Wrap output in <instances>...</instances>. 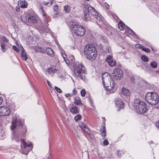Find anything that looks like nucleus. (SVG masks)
<instances>
[{
	"instance_id": "nucleus-1",
	"label": "nucleus",
	"mask_w": 159,
	"mask_h": 159,
	"mask_svg": "<svg viewBox=\"0 0 159 159\" xmlns=\"http://www.w3.org/2000/svg\"><path fill=\"white\" fill-rule=\"evenodd\" d=\"M23 121L20 119L16 118L13 119L12 121V124L11 126V130L15 129L18 130V134L20 136H24L26 132V129L23 127Z\"/></svg>"
},
{
	"instance_id": "nucleus-2",
	"label": "nucleus",
	"mask_w": 159,
	"mask_h": 159,
	"mask_svg": "<svg viewBox=\"0 0 159 159\" xmlns=\"http://www.w3.org/2000/svg\"><path fill=\"white\" fill-rule=\"evenodd\" d=\"M133 106L136 112L140 114H143L148 110L146 103L139 99H134Z\"/></svg>"
},
{
	"instance_id": "nucleus-3",
	"label": "nucleus",
	"mask_w": 159,
	"mask_h": 159,
	"mask_svg": "<svg viewBox=\"0 0 159 159\" xmlns=\"http://www.w3.org/2000/svg\"><path fill=\"white\" fill-rule=\"evenodd\" d=\"M84 52L88 59L91 61L95 60L97 56V51L92 45H86L84 48Z\"/></svg>"
},
{
	"instance_id": "nucleus-4",
	"label": "nucleus",
	"mask_w": 159,
	"mask_h": 159,
	"mask_svg": "<svg viewBox=\"0 0 159 159\" xmlns=\"http://www.w3.org/2000/svg\"><path fill=\"white\" fill-rule=\"evenodd\" d=\"M69 26L74 33L77 35L82 36L84 35L86 31L85 29L81 25L76 24L75 22H71L69 23Z\"/></svg>"
},
{
	"instance_id": "nucleus-5",
	"label": "nucleus",
	"mask_w": 159,
	"mask_h": 159,
	"mask_svg": "<svg viewBox=\"0 0 159 159\" xmlns=\"http://www.w3.org/2000/svg\"><path fill=\"white\" fill-rule=\"evenodd\" d=\"M145 99L147 102L152 105H156L159 100L158 94L155 92H148L146 93Z\"/></svg>"
},
{
	"instance_id": "nucleus-6",
	"label": "nucleus",
	"mask_w": 159,
	"mask_h": 159,
	"mask_svg": "<svg viewBox=\"0 0 159 159\" xmlns=\"http://www.w3.org/2000/svg\"><path fill=\"white\" fill-rule=\"evenodd\" d=\"M74 70L75 75L77 77L82 79L84 78L86 71L85 67L82 64L75 65Z\"/></svg>"
},
{
	"instance_id": "nucleus-7",
	"label": "nucleus",
	"mask_w": 159,
	"mask_h": 159,
	"mask_svg": "<svg viewBox=\"0 0 159 159\" xmlns=\"http://www.w3.org/2000/svg\"><path fill=\"white\" fill-rule=\"evenodd\" d=\"M87 10L88 12L96 18L98 20L102 21L103 19V17L99 13H98L96 10L90 5H84V11H86Z\"/></svg>"
},
{
	"instance_id": "nucleus-8",
	"label": "nucleus",
	"mask_w": 159,
	"mask_h": 159,
	"mask_svg": "<svg viewBox=\"0 0 159 159\" xmlns=\"http://www.w3.org/2000/svg\"><path fill=\"white\" fill-rule=\"evenodd\" d=\"M21 143L23 145V148L22 147V153L24 154L27 155L30 151L32 149L31 147L32 144V143L27 144L24 141L23 139H21Z\"/></svg>"
},
{
	"instance_id": "nucleus-9",
	"label": "nucleus",
	"mask_w": 159,
	"mask_h": 159,
	"mask_svg": "<svg viewBox=\"0 0 159 159\" xmlns=\"http://www.w3.org/2000/svg\"><path fill=\"white\" fill-rule=\"evenodd\" d=\"M26 23L28 25H31L32 24H36L38 20L37 17L32 14L27 15L26 17Z\"/></svg>"
},
{
	"instance_id": "nucleus-10",
	"label": "nucleus",
	"mask_w": 159,
	"mask_h": 159,
	"mask_svg": "<svg viewBox=\"0 0 159 159\" xmlns=\"http://www.w3.org/2000/svg\"><path fill=\"white\" fill-rule=\"evenodd\" d=\"M113 76L116 80H120L123 77L122 70L119 68H116L113 71Z\"/></svg>"
},
{
	"instance_id": "nucleus-11",
	"label": "nucleus",
	"mask_w": 159,
	"mask_h": 159,
	"mask_svg": "<svg viewBox=\"0 0 159 159\" xmlns=\"http://www.w3.org/2000/svg\"><path fill=\"white\" fill-rule=\"evenodd\" d=\"M103 84L107 90L108 91L112 90L115 85V82L112 79L109 80L108 82H105V84Z\"/></svg>"
},
{
	"instance_id": "nucleus-12",
	"label": "nucleus",
	"mask_w": 159,
	"mask_h": 159,
	"mask_svg": "<svg viewBox=\"0 0 159 159\" xmlns=\"http://www.w3.org/2000/svg\"><path fill=\"white\" fill-rule=\"evenodd\" d=\"M10 114L9 108L6 107H0V115L1 116H7Z\"/></svg>"
},
{
	"instance_id": "nucleus-13",
	"label": "nucleus",
	"mask_w": 159,
	"mask_h": 159,
	"mask_svg": "<svg viewBox=\"0 0 159 159\" xmlns=\"http://www.w3.org/2000/svg\"><path fill=\"white\" fill-rule=\"evenodd\" d=\"M112 79L111 75L107 72H105L102 75V80L103 84H105L106 82H108L109 80Z\"/></svg>"
},
{
	"instance_id": "nucleus-14",
	"label": "nucleus",
	"mask_w": 159,
	"mask_h": 159,
	"mask_svg": "<svg viewBox=\"0 0 159 159\" xmlns=\"http://www.w3.org/2000/svg\"><path fill=\"white\" fill-rule=\"evenodd\" d=\"M115 104L116 107L119 109L123 108L124 106V104L122 100L119 98L116 99Z\"/></svg>"
},
{
	"instance_id": "nucleus-15",
	"label": "nucleus",
	"mask_w": 159,
	"mask_h": 159,
	"mask_svg": "<svg viewBox=\"0 0 159 159\" xmlns=\"http://www.w3.org/2000/svg\"><path fill=\"white\" fill-rule=\"evenodd\" d=\"M21 52V57L23 60L25 61L28 58V56L27 53L23 47H20Z\"/></svg>"
},
{
	"instance_id": "nucleus-16",
	"label": "nucleus",
	"mask_w": 159,
	"mask_h": 159,
	"mask_svg": "<svg viewBox=\"0 0 159 159\" xmlns=\"http://www.w3.org/2000/svg\"><path fill=\"white\" fill-rule=\"evenodd\" d=\"M106 61L108 63L109 65L111 66H114L116 65V61L113 60L111 56L107 57Z\"/></svg>"
},
{
	"instance_id": "nucleus-17",
	"label": "nucleus",
	"mask_w": 159,
	"mask_h": 159,
	"mask_svg": "<svg viewBox=\"0 0 159 159\" xmlns=\"http://www.w3.org/2000/svg\"><path fill=\"white\" fill-rule=\"evenodd\" d=\"M18 4L20 7L24 8H26L28 5L27 2L25 0L19 1Z\"/></svg>"
},
{
	"instance_id": "nucleus-18",
	"label": "nucleus",
	"mask_w": 159,
	"mask_h": 159,
	"mask_svg": "<svg viewBox=\"0 0 159 159\" xmlns=\"http://www.w3.org/2000/svg\"><path fill=\"white\" fill-rule=\"evenodd\" d=\"M74 103L76 105L80 106L81 105L83 106V104L81 102V100L79 97H76L74 98Z\"/></svg>"
},
{
	"instance_id": "nucleus-19",
	"label": "nucleus",
	"mask_w": 159,
	"mask_h": 159,
	"mask_svg": "<svg viewBox=\"0 0 159 159\" xmlns=\"http://www.w3.org/2000/svg\"><path fill=\"white\" fill-rule=\"evenodd\" d=\"M70 112L74 115L79 113V110L78 109V107L76 106L72 107L70 109Z\"/></svg>"
},
{
	"instance_id": "nucleus-20",
	"label": "nucleus",
	"mask_w": 159,
	"mask_h": 159,
	"mask_svg": "<svg viewBox=\"0 0 159 159\" xmlns=\"http://www.w3.org/2000/svg\"><path fill=\"white\" fill-rule=\"evenodd\" d=\"M121 92L122 94L125 96H129L130 94L129 90L124 88H122Z\"/></svg>"
},
{
	"instance_id": "nucleus-21",
	"label": "nucleus",
	"mask_w": 159,
	"mask_h": 159,
	"mask_svg": "<svg viewBox=\"0 0 159 159\" xmlns=\"http://www.w3.org/2000/svg\"><path fill=\"white\" fill-rule=\"evenodd\" d=\"M39 29L43 33H48L50 32V29L46 26L40 27Z\"/></svg>"
},
{
	"instance_id": "nucleus-22",
	"label": "nucleus",
	"mask_w": 159,
	"mask_h": 159,
	"mask_svg": "<svg viewBox=\"0 0 159 159\" xmlns=\"http://www.w3.org/2000/svg\"><path fill=\"white\" fill-rule=\"evenodd\" d=\"M46 52L47 54L51 57H53L54 52L53 50L50 48H47L46 49Z\"/></svg>"
},
{
	"instance_id": "nucleus-23",
	"label": "nucleus",
	"mask_w": 159,
	"mask_h": 159,
	"mask_svg": "<svg viewBox=\"0 0 159 159\" xmlns=\"http://www.w3.org/2000/svg\"><path fill=\"white\" fill-rule=\"evenodd\" d=\"M126 30L127 31L128 33H129L130 35L133 36L134 37H135V38H137V36L135 34L134 32L130 28H126Z\"/></svg>"
},
{
	"instance_id": "nucleus-24",
	"label": "nucleus",
	"mask_w": 159,
	"mask_h": 159,
	"mask_svg": "<svg viewBox=\"0 0 159 159\" xmlns=\"http://www.w3.org/2000/svg\"><path fill=\"white\" fill-rule=\"evenodd\" d=\"M84 11V20L85 21H88L90 19V16L89 14V12H88V11L87 10H86V11Z\"/></svg>"
},
{
	"instance_id": "nucleus-25",
	"label": "nucleus",
	"mask_w": 159,
	"mask_h": 159,
	"mask_svg": "<svg viewBox=\"0 0 159 159\" xmlns=\"http://www.w3.org/2000/svg\"><path fill=\"white\" fill-rule=\"evenodd\" d=\"M124 23L120 21V22L118 24V26L120 30H122L124 29L125 28V25Z\"/></svg>"
},
{
	"instance_id": "nucleus-26",
	"label": "nucleus",
	"mask_w": 159,
	"mask_h": 159,
	"mask_svg": "<svg viewBox=\"0 0 159 159\" xmlns=\"http://www.w3.org/2000/svg\"><path fill=\"white\" fill-rule=\"evenodd\" d=\"M48 71L50 73H54L56 72V69L54 66H52L48 69Z\"/></svg>"
},
{
	"instance_id": "nucleus-27",
	"label": "nucleus",
	"mask_w": 159,
	"mask_h": 159,
	"mask_svg": "<svg viewBox=\"0 0 159 159\" xmlns=\"http://www.w3.org/2000/svg\"><path fill=\"white\" fill-rule=\"evenodd\" d=\"M141 59L143 61L145 62H147L148 61V58L145 55H142Z\"/></svg>"
},
{
	"instance_id": "nucleus-28",
	"label": "nucleus",
	"mask_w": 159,
	"mask_h": 159,
	"mask_svg": "<svg viewBox=\"0 0 159 159\" xmlns=\"http://www.w3.org/2000/svg\"><path fill=\"white\" fill-rule=\"evenodd\" d=\"M150 66L153 68H156L157 67V63L155 61H153L150 63Z\"/></svg>"
},
{
	"instance_id": "nucleus-29",
	"label": "nucleus",
	"mask_w": 159,
	"mask_h": 159,
	"mask_svg": "<svg viewBox=\"0 0 159 159\" xmlns=\"http://www.w3.org/2000/svg\"><path fill=\"white\" fill-rule=\"evenodd\" d=\"M82 118V116L80 115H76L74 117L75 120L77 121L80 120Z\"/></svg>"
},
{
	"instance_id": "nucleus-30",
	"label": "nucleus",
	"mask_w": 159,
	"mask_h": 159,
	"mask_svg": "<svg viewBox=\"0 0 159 159\" xmlns=\"http://www.w3.org/2000/svg\"><path fill=\"white\" fill-rule=\"evenodd\" d=\"M5 47V44L4 43H2L1 44V48L3 52H4L6 51Z\"/></svg>"
},
{
	"instance_id": "nucleus-31",
	"label": "nucleus",
	"mask_w": 159,
	"mask_h": 159,
	"mask_svg": "<svg viewBox=\"0 0 159 159\" xmlns=\"http://www.w3.org/2000/svg\"><path fill=\"white\" fill-rule=\"evenodd\" d=\"M64 10L67 12H68L70 10V7L68 5H66L64 7Z\"/></svg>"
},
{
	"instance_id": "nucleus-32",
	"label": "nucleus",
	"mask_w": 159,
	"mask_h": 159,
	"mask_svg": "<svg viewBox=\"0 0 159 159\" xmlns=\"http://www.w3.org/2000/svg\"><path fill=\"white\" fill-rule=\"evenodd\" d=\"M1 39L2 40L4 43H7L8 41V40L6 37L3 36H2L0 37Z\"/></svg>"
},
{
	"instance_id": "nucleus-33",
	"label": "nucleus",
	"mask_w": 159,
	"mask_h": 159,
	"mask_svg": "<svg viewBox=\"0 0 159 159\" xmlns=\"http://www.w3.org/2000/svg\"><path fill=\"white\" fill-rule=\"evenodd\" d=\"M80 126L83 130L85 129L87 127L83 123H82L81 124H80Z\"/></svg>"
},
{
	"instance_id": "nucleus-34",
	"label": "nucleus",
	"mask_w": 159,
	"mask_h": 159,
	"mask_svg": "<svg viewBox=\"0 0 159 159\" xmlns=\"http://www.w3.org/2000/svg\"><path fill=\"white\" fill-rule=\"evenodd\" d=\"M102 135V136H105L106 134V130L105 127H104L102 128V130L101 132Z\"/></svg>"
},
{
	"instance_id": "nucleus-35",
	"label": "nucleus",
	"mask_w": 159,
	"mask_h": 159,
	"mask_svg": "<svg viewBox=\"0 0 159 159\" xmlns=\"http://www.w3.org/2000/svg\"><path fill=\"white\" fill-rule=\"evenodd\" d=\"M88 134L89 135V138L91 139H94V136L93 133L91 131H90V132H89V133H88Z\"/></svg>"
},
{
	"instance_id": "nucleus-36",
	"label": "nucleus",
	"mask_w": 159,
	"mask_h": 159,
	"mask_svg": "<svg viewBox=\"0 0 159 159\" xmlns=\"http://www.w3.org/2000/svg\"><path fill=\"white\" fill-rule=\"evenodd\" d=\"M81 95L82 97H84L85 95L86 92L84 89H82L80 92Z\"/></svg>"
},
{
	"instance_id": "nucleus-37",
	"label": "nucleus",
	"mask_w": 159,
	"mask_h": 159,
	"mask_svg": "<svg viewBox=\"0 0 159 159\" xmlns=\"http://www.w3.org/2000/svg\"><path fill=\"white\" fill-rule=\"evenodd\" d=\"M40 11H41L42 13L43 16H45L46 15V13L44 11L43 8L42 7H41L40 9Z\"/></svg>"
},
{
	"instance_id": "nucleus-38",
	"label": "nucleus",
	"mask_w": 159,
	"mask_h": 159,
	"mask_svg": "<svg viewBox=\"0 0 159 159\" xmlns=\"http://www.w3.org/2000/svg\"><path fill=\"white\" fill-rule=\"evenodd\" d=\"M100 40L101 42L102 43H105V42H107L106 39L103 37H101V38L100 39Z\"/></svg>"
},
{
	"instance_id": "nucleus-39",
	"label": "nucleus",
	"mask_w": 159,
	"mask_h": 159,
	"mask_svg": "<svg viewBox=\"0 0 159 159\" xmlns=\"http://www.w3.org/2000/svg\"><path fill=\"white\" fill-rule=\"evenodd\" d=\"M19 139L18 137L17 136V134H16V135H15L14 137L12 138L13 140H15L16 142L18 141Z\"/></svg>"
},
{
	"instance_id": "nucleus-40",
	"label": "nucleus",
	"mask_w": 159,
	"mask_h": 159,
	"mask_svg": "<svg viewBox=\"0 0 159 159\" xmlns=\"http://www.w3.org/2000/svg\"><path fill=\"white\" fill-rule=\"evenodd\" d=\"M55 89L57 92L60 93H61L62 92L61 89L57 86L55 87Z\"/></svg>"
},
{
	"instance_id": "nucleus-41",
	"label": "nucleus",
	"mask_w": 159,
	"mask_h": 159,
	"mask_svg": "<svg viewBox=\"0 0 159 159\" xmlns=\"http://www.w3.org/2000/svg\"><path fill=\"white\" fill-rule=\"evenodd\" d=\"M130 80L132 83L133 84L135 83V80L133 76L130 77Z\"/></svg>"
},
{
	"instance_id": "nucleus-42",
	"label": "nucleus",
	"mask_w": 159,
	"mask_h": 159,
	"mask_svg": "<svg viewBox=\"0 0 159 159\" xmlns=\"http://www.w3.org/2000/svg\"><path fill=\"white\" fill-rule=\"evenodd\" d=\"M135 47L136 48H142L143 46L141 44H136Z\"/></svg>"
},
{
	"instance_id": "nucleus-43",
	"label": "nucleus",
	"mask_w": 159,
	"mask_h": 159,
	"mask_svg": "<svg viewBox=\"0 0 159 159\" xmlns=\"http://www.w3.org/2000/svg\"><path fill=\"white\" fill-rule=\"evenodd\" d=\"M142 50L147 52H149L150 51V49L148 48H143Z\"/></svg>"
},
{
	"instance_id": "nucleus-44",
	"label": "nucleus",
	"mask_w": 159,
	"mask_h": 159,
	"mask_svg": "<svg viewBox=\"0 0 159 159\" xmlns=\"http://www.w3.org/2000/svg\"><path fill=\"white\" fill-rule=\"evenodd\" d=\"M62 56L63 57V58L64 59V60H66V59H67V58L66 57V54L64 53H62Z\"/></svg>"
},
{
	"instance_id": "nucleus-45",
	"label": "nucleus",
	"mask_w": 159,
	"mask_h": 159,
	"mask_svg": "<svg viewBox=\"0 0 159 159\" xmlns=\"http://www.w3.org/2000/svg\"><path fill=\"white\" fill-rule=\"evenodd\" d=\"M108 141L107 140H106V139H105L104 142H103V143L104 144V145H107L108 144Z\"/></svg>"
},
{
	"instance_id": "nucleus-46",
	"label": "nucleus",
	"mask_w": 159,
	"mask_h": 159,
	"mask_svg": "<svg viewBox=\"0 0 159 159\" xmlns=\"http://www.w3.org/2000/svg\"><path fill=\"white\" fill-rule=\"evenodd\" d=\"M83 130H84L85 132H86L87 134L89 133V132H90V131L89 130V129L87 127L86 128L84 129Z\"/></svg>"
},
{
	"instance_id": "nucleus-47",
	"label": "nucleus",
	"mask_w": 159,
	"mask_h": 159,
	"mask_svg": "<svg viewBox=\"0 0 159 159\" xmlns=\"http://www.w3.org/2000/svg\"><path fill=\"white\" fill-rule=\"evenodd\" d=\"M58 9V6L57 5H55L53 7V10L54 11H56Z\"/></svg>"
},
{
	"instance_id": "nucleus-48",
	"label": "nucleus",
	"mask_w": 159,
	"mask_h": 159,
	"mask_svg": "<svg viewBox=\"0 0 159 159\" xmlns=\"http://www.w3.org/2000/svg\"><path fill=\"white\" fill-rule=\"evenodd\" d=\"M12 48H13V49L15 51H16V52L18 51V49L16 47V46L14 45L12 47Z\"/></svg>"
},
{
	"instance_id": "nucleus-49",
	"label": "nucleus",
	"mask_w": 159,
	"mask_h": 159,
	"mask_svg": "<svg viewBox=\"0 0 159 159\" xmlns=\"http://www.w3.org/2000/svg\"><path fill=\"white\" fill-rule=\"evenodd\" d=\"M77 93V91L75 89H74L72 91V93L73 94H76Z\"/></svg>"
},
{
	"instance_id": "nucleus-50",
	"label": "nucleus",
	"mask_w": 159,
	"mask_h": 159,
	"mask_svg": "<svg viewBox=\"0 0 159 159\" xmlns=\"http://www.w3.org/2000/svg\"><path fill=\"white\" fill-rule=\"evenodd\" d=\"M102 48L103 49V50H104L106 52L108 53L109 52V51L108 49H106V50H105L104 49V47L102 46Z\"/></svg>"
},
{
	"instance_id": "nucleus-51",
	"label": "nucleus",
	"mask_w": 159,
	"mask_h": 159,
	"mask_svg": "<svg viewBox=\"0 0 159 159\" xmlns=\"http://www.w3.org/2000/svg\"><path fill=\"white\" fill-rule=\"evenodd\" d=\"M20 8L18 7H16V10L17 12H19L20 11Z\"/></svg>"
},
{
	"instance_id": "nucleus-52",
	"label": "nucleus",
	"mask_w": 159,
	"mask_h": 159,
	"mask_svg": "<svg viewBox=\"0 0 159 159\" xmlns=\"http://www.w3.org/2000/svg\"><path fill=\"white\" fill-rule=\"evenodd\" d=\"M156 126L159 130V120L156 123Z\"/></svg>"
},
{
	"instance_id": "nucleus-53",
	"label": "nucleus",
	"mask_w": 159,
	"mask_h": 159,
	"mask_svg": "<svg viewBox=\"0 0 159 159\" xmlns=\"http://www.w3.org/2000/svg\"><path fill=\"white\" fill-rule=\"evenodd\" d=\"M71 95V94L70 93H67L65 94V96L67 98L69 97Z\"/></svg>"
},
{
	"instance_id": "nucleus-54",
	"label": "nucleus",
	"mask_w": 159,
	"mask_h": 159,
	"mask_svg": "<svg viewBox=\"0 0 159 159\" xmlns=\"http://www.w3.org/2000/svg\"><path fill=\"white\" fill-rule=\"evenodd\" d=\"M66 62V64L67 65H68L69 64V61L68 60H67V59H66V60H64Z\"/></svg>"
},
{
	"instance_id": "nucleus-55",
	"label": "nucleus",
	"mask_w": 159,
	"mask_h": 159,
	"mask_svg": "<svg viewBox=\"0 0 159 159\" xmlns=\"http://www.w3.org/2000/svg\"><path fill=\"white\" fill-rule=\"evenodd\" d=\"M156 72L159 74V68H158L156 71Z\"/></svg>"
},
{
	"instance_id": "nucleus-56",
	"label": "nucleus",
	"mask_w": 159,
	"mask_h": 159,
	"mask_svg": "<svg viewBox=\"0 0 159 159\" xmlns=\"http://www.w3.org/2000/svg\"><path fill=\"white\" fill-rule=\"evenodd\" d=\"M47 83H48V85L49 86V87L51 86V85L50 84V83L48 80H47Z\"/></svg>"
},
{
	"instance_id": "nucleus-57",
	"label": "nucleus",
	"mask_w": 159,
	"mask_h": 159,
	"mask_svg": "<svg viewBox=\"0 0 159 159\" xmlns=\"http://www.w3.org/2000/svg\"><path fill=\"white\" fill-rule=\"evenodd\" d=\"M105 6L107 8V9L108 8V7H109V6L107 4V3L105 4Z\"/></svg>"
},
{
	"instance_id": "nucleus-58",
	"label": "nucleus",
	"mask_w": 159,
	"mask_h": 159,
	"mask_svg": "<svg viewBox=\"0 0 159 159\" xmlns=\"http://www.w3.org/2000/svg\"><path fill=\"white\" fill-rule=\"evenodd\" d=\"M2 102V99L0 97V105L1 104Z\"/></svg>"
},
{
	"instance_id": "nucleus-59",
	"label": "nucleus",
	"mask_w": 159,
	"mask_h": 159,
	"mask_svg": "<svg viewBox=\"0 0 159 159\" xmlns=\"http://www.w3.org/2000/svg\"><path fill=\"white\" fill-rule=\"evenodd\" d=\"M44 4L45 5H48L49 4V2H46V3H44Z\"/></svg>"
},
{
	"instance_id": "nucleus-60",
	"label": "nucleus",
	"mask_w": 159,
	"mask_h": 159,
	"mask_svg": "<svg viewBox=\"0 0 159 159\" xmlns=\"http://www.w3.org/2000/svg\"><path fill=\"white\" fill-rule=\"evenodd\" d=\"M52 1L51 2L50 4L49 5V6L51 5V4H52Z\"/></svg>"
},
{
	"instance_id": "nucleus-61",
	"label": "nucleus",
	"mask_w": 159,
	"mask_h": 159,
	"mask_svg": "<svg viewBox=\"0 0 159 159\" xmlns=\"http://www.w3.org/2000/svg\"><path fill=\"white\" fill-rule=\"evenodd\" d=\"M152 50H153V51H156V50H154V49H153V48H152Z\"/></svg>"
},
{
	"instance_id": "nucleus-62",
	"label": "nucleus",
	"mask_w": 159,
	"mask_h": 159,
	"mask_svg": "<svg viewBox=\"0 0 159 159\" xmlns=\"http://www.w3.org/2000/svg\"><path fill=\"white\" fill-rule=\"evenodd\" d=\"M117 154H118V156H119V152H117Z\"/></svg>"
},
{
	"instance_id": "nucleus-63",
	"label": "nucleus",
	"mask_w": 159,
	"mask_h": 159,
	"mask_svg": "<svg viewBox=\"0 0 159 159\" xmlns=\"http://www.w3.org/2000/svg\"><path fill=\"white\" fill-rule=\"evenodd\" d=\"M153 143L152 141L151 142V143Z\"/></svg>"
},
{
	"instance_id": "nucleus-64",
	"label": "nucleus",
	"mask_w": 159,
	"mask_h": 159,
	"mask_svg": "<svg viewBox=\"0 0 159 159\" xmlns=\"http://www.w3.org/2000/svg\"><path fill=\"white\" fill-rule=\"evenodd\" d=\"M100 159H104L102 157L100 158Z\"/></svg>"
}]
</instances>
